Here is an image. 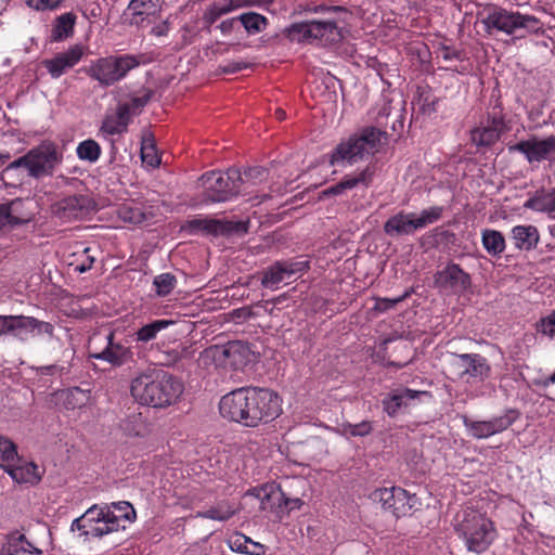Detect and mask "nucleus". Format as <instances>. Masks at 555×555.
I'll use <instances>...</instances> for the list:
<instances>
[{"label": "nucleus", "mask_w": 555, "mask_h": 555, "mask_svg": "<svg viewBox=\"0 0 555 555\" xmlns=\"http://www.w3.org/2000/svg\"><path fill=\"white\" fill-rule=\"evenodd\" d=\"M435 283L443 289L465 291L469 284V275L459 264L450 263L435 275Z\"/></svg>", "instance_id": "23"}, {"label": "nucleus", "mask_w": 555, "mask_h": 555, "mask_svg": "<svg viewBox=\"0 0 555 555\" xmlns=\"http://www.w3.org/2000/svg\"><path fill=\"white\" fill-rule=\"evenodd\" d=\"M237 390L243 391V398L251 404V414L245 418L238 417V425L255 428L280 416L281 399L278 392L263 387H244Z\"/></svg>", "instance_id": "4"}, {"label": "nucleus", "mask_w": 555, "mask_h": 555, "mask_svg": "<svg viewBox=\"0 0 555 555\" xmlns=\"http://www.w3.org/2000/svg\"><path fill=\"white\" fill-rule=\"evenodd\" d=\"M55 401L62 403L66 410H76L88 402V390L72 386L55 392Z\"/></svg>", "instance_id": "32"}, {"label": "nucleus", "mask_w": 555, "mask_h": 555, "mask_svg": "<svg viewBox=\"0 0 555 555\" xmlns=\"http://www.w3.org/2000/svg\"><path fill=\"white\" fill-rule=\"evenodd\" d=\"M237 20L248 34L261 33L268 24L267 17L256 12L243 13Z\"/></svg>", "instance_id": "44"}, {"label": "nucleus", "mask_w": 555, "mask_h": 555, "mask_svg": "<svg viewBox=\"0 0 555 555\" xmlns=\"http://www.w3.org/2000/svg\"><path fill=\"white\" fill-rule=\"evenodd\" d=\"M285 279H288L285 273V269L280 261H276L272 266L268 267L263 272L261 285L268 288H276V286Z\"/></svg>", "instance_id": "45"}, {"label": "nucleus", "mask_w": 555, "mask_h": 555, "mask_svg": "<svg viewBox=\"0 0 555 555\" xmlns=\"http://www.w3.org/2000/svg\"><path fill=\"white\" fill-rule=\"evenodd\" d=\"M268 175H269L268 171L263 167H260V166L249 167L246 170H244V172H241V180H240L241 188H243V189L247 188V190L249 191L248 194H251L253 193L251 188L256 186L257 184L264 181L267 179Z\"/></svg>", "instance_id": "42"}, {"label": "nucleus", "mask_w": 555, "mask_h": 555, "mask_svg": "<svg viewBox=\"0 0 555 555\" xmlns=\"http://www.w3.org/2000/svg\"><path fill=\"white\" fill-rule=\"evenodd\" d=\"M20 553L40 555V550L33 546L24 534L13 531L7 535V542L0 548V555H17Z\"/></svg>", "instance_id": "29"}, {"label": "nucleus", "mask_w": 555, "mask_h": 555, "mask_svg": "<svg viewBox=\"0 0 555 555\" xmlns=\"http://www.w3.org/2000/svg\"><path fill=\"white\" fill-rule=\"evenodd\" d=\"M129 9L135 16L152 15L158 11V0H131Z\"/></svg>", "instance_id": "48"}, {"label": "nucleus", "mask_w": 555, "mask_h": 555, "mask_svg": "<svg viewBox=\"0 0 555 555\" xmlns=\"http://www.w3.org/2000/svg\"><path fill=\"white\" fill-rule=\"evenodd\" d=\"M219 412L222 418L236 423V420L250 415V404L242 397V390L235 389L220 398Z\"/></svg>", "instance_id": "20"}, {"label": "nucleus", "mask_w": 555, "mask_h": 555, "mask_svg": "<svg viewBox=\"0 0 555 555\" xmlns=\"http://www.w3.org/2000/svg\"><path fill=\"white\" fill-rule=\"evenodd\" d=\"M498 132H494L482 121L470 130V141L478 147L491 146L500 140Z\"/></svg>", "instance_id": "41"}, {"label": "nucleus", "mask_w": 555, "mask_h": 555, "mask_svg": "<svg viewBox=\"0 0 555 555\" xmlns=\"http://www.w3.org/2000/svg\"><path fill=\"white\" fill-rule=\"evenodd\" d=\"M481 243L486 251L492 257H500L506 248L504 235L493 229L481 231Z\"/></svg>", "instance_id": "37"}, {"label": "nucleus", "mask_w": 555, "mask_h": 555, "mask_svg": "<svg viewBox=\"0 0 555 555\" xmlns=\"http://www.w3.org/2000/svg\"><path fill=\"white\" fill-rule=\"evenodd\" d=\"M151 91H145L143 95L132 96L128 102L119 103L120 106L128 107V114L132 118L139 115L142 108L149 103L151 99Z\"/></svg>", "instance_id": "49"}, {"label": "nucleus", "mask_w": 555, "mask_h": 555, "mask_svg": "<svg viewBox=\"0 0 555 555\" xmlns=\"http://www.w3.org/2000/svg\"><path fill=\"white\" fill-rule=\"evenodd\" d=\"M59 163L60 156L56 146L51 142H43L29 150L24 156L10 163L3 170V175H10L13 170L25 168L29 177L40 179L52 176Z\"/></svg>", "instance_id": "8"}, {"label": "nucleus", "mask_w": 555, "mask_h": 555, "mask_svg": "<svg viewBox=\"0 0 555 555\" xmlns=\"http://www.w3.org/2000/svg\"><path fill=\"white\" fill-rule=\"evenodd\" d=\"M237 553L245 555H262V545L260 543L251 544V546H247L245 551H237Z\"/></svg>", "instance_id": "64"}, {"label": "nucleus", "mask_w": 555, "mask_h": 555, "mask_svg": "<svg viewBox=\"0 0 555 555\" xmlns=\"http://www.w3.org/2000/svg\"><path fill=\"white\" fill-rule=\"evenodd\" d=\"M29 203V201L15 198L3 204L12 228L23 225L31 221L34 214L27 208V204Z\"/></svg>", "instance_id": "30"}, {"label": "nucleus", "mask_w": 555, "mask_h": 555, "mask_svg": "<svg viewBox=\"0 0 555 555\" xmlns=\"http://www.w3.org/2000/svg\"><path fill=\"white\" fill-rule=\"evenodd\" d=\"M133 522V514L131 511H128L127 515H122L119 517H114V514L107 515V517L103 518V521L96 522L94 526H89L87 531L82 532L85 538H93L101 539L104 535H108L113 532L125 530V524Z\"/></svg>", "instance_id": "24"}, {"label": "nucleus", "mask_w": 555, "mask_h": 555, "mask_svg": "<svg viewBox=\"0 0 555 555\" xmlns=\"http://www.w3.org/2000/svg\"><path fill=\"white\" fill-rule=\"evenodd\" d=\"M285 37L297 43L333 44L343 39L341 31L335 21L310 20L293 23L284 30Z\"/></svg>", "instance_id": "5"}, {"label": "nucleus", "mask_w": 555, "mask_h": 555, "mask_svg": "<svg viewBox=\"0 0 555 555\" xmlns=\"http://www.w3.org/2000/svg\"><path fill=\"white\" fill-rule=\"evenodd\" d=\"M259 543L251 541L246 535L242 533H237L234 535H231V539H229V547H231V551L237 552V551H244L247 546L250 545H257Z\"/></svg>", "instance_id": "56"}, {"label": "nucleus", "mask_w": 555, "mask_h": 555, "mask_svg": "<svg viewBox=\"0 0 555 555\" xmlns=\"http://www.w3.org/2000/svg\"><path fill=\"white\" fill-rule=\"evenodd\" d=\"M246 5L247 3L244 0H219L207 8L204 13V20L209 24H214L222 15Z\"/></svg>", "instance_id": "34"}, {"label": "nucleus", "mask_w": 555, "mask_h": 555, "mask_svg": "<svg viewBox=\"0 0 555 555\" xmlns=\"http://www.w3.org/2000/svg\"><path fill=\"white\" fill-rule=\"evenodd\" d=\"M120 220L130 224H141L146 219L144 208L135 203L121 204L117 209Z\"/></svg>", "instance_id": "40"}, {"label": "nucleus", "mask_w": 555, "mask_h": 555, "mask_svg": "<svg viewBox=\"0 0 555 555\" xmlns=\"http://www.w3.org/2000/svg\"><path fill=\"white\" fill-rule=\"evenodd\" d=\"M538 331L543 335L555 338V310L545 318L541 319L538 324Z\"/></svg>", "instance_id": "55"}, {"label": "nucleus", "mask_w": 555, "mask_h": 555, "mask_svg": "<svg viewBox=\"0 0 555 555\" xmlns=\"http://www.w3.org/2000/svg\"><path fill=\"white\" fill-rule=\"evenodd\" d=\"M525 207L546 212L550 217L555 218V189L537 192L534 196L527 199Z\"/></svg>", "instance_id": "36"}, {"label": "nucleus", "mask_w": 555, "mask_h": 555, "mask_svg": "<svg viewBox=\"0 0 555 555\" xmlns=\"http://www.w3.org/2000/svg\"><path fill=\"white\" fill-rule=\"evenodd\" d=\"M153 286L157 296H168L177 286V278L168 272L158 274L153 280Z\"/></svg>", "instance_id": "47"}, {"label": "nucleus", "mask_w": 555, "mask_h": 555, "mask_svg": "<svg viewBox=\"0 0 555 555\" xmlns=\"http://www.w3.org/2000/svg\"><path fill=\"white\" fill-rule=\"evenodd\" d=\"M384 132L375 127H366L341 140L328 154L332 166H353L373 155Z\"/></svg>", "instance_id": "3"}, {"label": "nucleus", "mask_w": 555, "mask_h": 555, "mask_svg": "<svg viewBox=\"0 0 555 555\" xmlns=\"http://www.w3.org/2000/svg\"><path fill=\"white\" fill-rule=\"evenodd\" d=\"M448 371L451 379H486L490 374V365L479 353H451Z\"/></svg>", "instance_id": "12"}, {"label": "nucleus", "mask_w": 555, "mask_h": 555, "mask_svg": "<svg viewBox=\"0 0 555 555\" xmlns=\"http://www.w3.org/2000/svg\"><path fill=\"white\" fill-rule=\"evenodd\" d=\"M132 398L138 403L154 409L172 404L182 393V384H133Z\"/></svg>", "instance_id": "10"}, {"label": "nucleus", "mask_w": 555, "mask_h": 555, "mask_svg": "<svg viewBox=\"0 0 555 555\" xmlns=\"http://www.w3.org/2000/svg\"><path fill=\"white\" fill-rule=\"evenodd\" d=\"M107 515H113V512L107 508H98V505H93L82 516L72 520L70 530L83 533L89 526L102 522V519L106 518Z\"/></svg>", "instance_id": "31"}, {"label": "nucleus", "mask_w": 555, "mask_h": 555, "mask_svg": "<svg viewBox=\"0 0 555 555\" xmlns=\"http://www.w3.org/2000/svg\"><path fill=\"white\" fill-rule=\"evenodd\" d=\"M171 324H173L171 320L153 321L137 331V340L140 343H149L155 339L160 331L166 330Z\"/></svg>", "instance_id": "43"}, {"label": "nucleus", "mask_w": 555, "mask_h": 555, "mask_svg": "<svg viewBox=\"0 0 555 555\" xmlns=\"http://www.w3.org/2000/svg\"><path fill=\"white\" fill-rule=\"evenodd\" d=\"M440 56L444 61L460 60L461 53L455 49L444 46L440 49Z\"/></svg>", "instance_id": "62"}, {"label": "nucleus", "mask_w": 555, "mask_h": 555, "mask_svg": "<svg viewBox=\"0 0 555 555\" xmlns=\"http://www.w3.org/2000/svg\"><path fill=\"white\" fill-rule=\"evenodd\" d=\"M285 171H286L285 169L282 170V172H280L278 176L279 180L275 182H272V184L270 185V191L272 193L282 195L285 192H287L288 185L294 182V179H289V178L285 177V175H284Z\"/></svg>", "instance_id": "58"}, {"label": "nucleus", "mask_w": 555, "mask_h": 555, "mask_svg": "<svg viewBox=\"0 0 555 555\" xmlns=\"http://www.w3.org/2000/svg\"><path fill=\"white\" fill-rule=\"evenodd\" d=\"M99 509L112 511L115 518L127 515L129 511H132V514L135 515V509H133V506L127 501L114 502L111 506H99Z\"/></svg>", "instance_id": "57"}, {"label": "nucleus", "mask_w": 555, "mask_h": 555, "mask_svg": "<svg viewBox=\"0 0 555 555\" xmlns=\"http://www.w3.org/2000/svg\"><path fill=\"white\" fill-rule=\"evenodd\" d=\"M101 339L100 335H94L90 341V349L93 348V344ZM105 346L102 350H90V358L103 360L112 365H120L125 362L129 354V349L120 343H115L114 332H109L103 337Z\"/></svg>", "instance_id": "18"}, {"label": "nucleus", "mask_w": 555, "mask_h": 555, "mask_svg": "<svg viewBox=\"0 0 555 555\" xmlns=\"http://www.w3.org/2000/svg\"><path fill=\"white\" fill-rule=\"evenodd\" d=\"M83 54V47L80 44H75L67 51L57 53L53 59L44 60L42 64L52 78H60L68 69L78 64Z\"/></svg>", "instance_id": "19"}, {"label": "nucleus", "mask_w": 555, "mask_h": 555, "mask_svg": "<svg viewBox=\"0 0 555 555\" xmlns=\"http://www.w3.org/2000/svg\"><path fill=\"white\" fill-rule=\"evenodd\" d=\"M518 418L516 409H507L505 413L494 416L489 421H472L464 416V426L474 439H487L506 429Z\"/></svg>", "instance_id": "14"}, {"label": "nucleus", "mask_w": 555, "mask_h": 555, "mask_svg": "<svg viewBox=\"0 0 555 555\" xmlns=\"http://www.w3.org/2000/svg\"><path fill=\"white\" fill-rule=\"evenodd\" d=\"M64 366L60 365H48L39 367L40 376H51L53 378H63Z\"/></svg>", "instance_id": "60"}, {"label": "nucleus", "mask_w": 555, "mask_h": 555, "mask_svg": "<svg viewBox=\"0 0 555 555\" xmlns=\"http://www.w3.org/2000/svg\"><path fill=\"white\" fill-rule=\"evenodd\" d=\"M0 467L11 476L14 482L36 485L40 480L38 467L31 463L3 462Z\"/></svg>", "instance_id": "25"}, {"label": "nucleus", "mask_w": 555, "mask_h": 555, "mask_svg": "<svg viewBox=\"0 0 555 555\" xmlns=\"http://www.w3.org/2000/svg\"><path fill=\"white\" fill-rule=\"evenodd\" d=\"M236 515V507L228 500H221L217 505L210 506L205 511L197 512L196 517L214 520L227 521Z\"/></svg>", "instance_id": "35"}, {"label": "nucleus", "mask_w": 555, "mask_h": 555, "mask_svg": "<svg viewBox=\"0 0 555 555\" xmlns=\"http://www.w3.org/2000/svg\"><path fill=\"white\" fill-rule=\"evenodd\" d=\"M11 229L13 228L9 221L4 206L3 204H0V232L9 231Z\"/></svg>", "instance_id": "63"}, {"label": "nucleus", "mask_w": 555, "mask_h": 555, "mask_svg": "<svg viewBox=\"0 0 555 555\" xmlns=\"http://www.w3.org/2000/svg\"><path fill=\"white\" fill-rule=\"evenodd\" d=\"M442 214L443 207L441 206L423 209L418 215L400 211L384 223V232L390 236L409 235L438 221Z\"/></svg>", "instance_id": "9"}, {"label": "nucleus", "mask_w": 555, "mask_h": 555, "mask_svg": "<svg viewBox=\"0 0 555 555\" xmlns=\"http://www.w3.org/2000/svg\"><path fill=\"white\" fill-rule=\"evenodd\" d=\"M130 120L128 107L118 104L115 113L105 115L101 130L109 135L121 134L127 131Z\"/></svg>", "instance_id": "28"}, {"label": "nucleus", "mask_w": 555, "mask_h": 555, "mask_svg": "<svg viewBox=\"0 0 555 555\" xmlns=\"http://www.w3.org/2000/svg\"><path fill=\"white\" fill-rule=\"evenodd\" d=\"M183 229L192 234L201 231L212 235H223L233 232L235 224L217 219H193L188 221Z\"/></svg>", "instance_id": "26"}, {"label": "nucleus", "mask_w": 555, "mask_h": 555, "mask_svg": "<svg viewBox=\"0 0 555 555\" xmlns=\"http://www.w3.org/2000/svg\"><path fill=\"white\" fill-rule=\"evenodd\" d=\"M95 210V203L87 194L65 196L51 205V214L62 222L82 220Z\"/></svg>", "instance_id": "13"}, {"label": "nucleus", "mask_w": 555, "mask_h": 555, "mask_svg": "<svg viewBox=\"0 0 555 555\" xmlns=\"http://www.w3.org/2000/svg\"><path fill=\"white\" fill-rule=\"evenodd\" d=\"M142 162L151 167H156L159 164V158L154 152L153 146H143L141 151Z\"/></svg>", "instance_id": "59"}, {"label": "nucleus", "mask_w": 555, "mask_h": 555, "mask_svg": "<svg viewBox=\"0 0 555 555\" xmlns=\"http://www.w3.org/2000/svg\"><path fill=\"white\" fill-rule=\"evenodd\" d=\"M481 22L488 35L501 31L516 38H525L527 35L545 34L543 23L535 16L499 7L489 10Z\"/></svg>", "instance_id": "2"}, {"label": "nucleus", "mask_w": 555, "mask_h": 555, "mask_svg": "<svg viewBox=\"0 0 555 555\" xmlns=\"http://www.w3.org/2000/svg\"><path fill=\"white\" fill-rule=\"evenodd\" d=\"M453 530L464 541L466 550L476 554L488 551L495 540L493 522L483 514L472 508H466L455 515Z\"/></svg>", "instance_id": "1"}, {"label": "nucleus", "mask_w": 555, "mask_h": 555, "mask_svg": "<svg viewBox=\"0 0 555 555\" xmlns=\"http://www.w3.org/2000/svg\"><path fill=\"white\" fill-rule=\"evenodd\" d=\"M369 500L382 505L396 518L405 517L417 504V498L400 487L377 488L369 494Z\"/></svg>", "instance_id": "11"}, {"label": "nucleus", "mask_w": 555, "mask_h": 555, "mask_svg": "<svg viewBox=\"0 0 555 555\" xmlns=\"http://www.w3.org/2000/svg\"><path fill=\"white\" fill-rule=\"evenodd\" d=\"M280 262L285 269L287 278H291L295 274H301L309 269L308 260H285Z\"/></svg>", "instance_id": "50"}, {"label": "nucleus", "mask_w": 555, "mask_h": 555, "mask_svg": "<svg viewBox=\"0 0 555 555\" xmlns=\"http://www.w3.org/2000/svg\"><path fill=\"white\" fill-rule=\"evenodd\" d=\"M374 175L375 167L369 165L361 171L346 175L339 182L323 190L321 194L323 197L339 196L356 188L362 186L367 189L373 181Z\"/></svg>", "instance_id": "17"}, {"label": "nucleus", "mask_w": 555, "mask_h": 555, "mask_svg": "<svg viewBox=\"0 0 555 555\" xmlns=\"http://www.w3.org/2000/svg\"><path fill=\"white\" fill-rule=\"evenodd\" d=\"M20 459L15 452V446L12 441H2V449H0V464L3 463H18Z\"/></svg>", "instance_id": "52"}, {"label": "nucleus", "mask_w": 555, "mask_h": 555, "mask_svg": "<svg viewBox=\"0 0 555 555\" xmlns=\"http://www.w3.org/2000/svg\"><path fill=\"white\" fill-rule=\"evenodd\" d=\"M37 332L52 335L53 325L48 322L38 321L33 317L9 315V334L24 339L28 334Z\"/></svg>", "instance_id": "22"}, {"label": "nucleus", "mask_w": 555, "mask_h": 555, "mask_svg": "<svg viewBox=\"0 0 555 555\" xmlns=\"http://www.w3.org/2000/svg\"><path fill=\"white\" fill-rule=\"evenodd\" d=\"M75 23L76 15L72 12H67L57 16L54 21L51 33L52 41L59 42L70 37L74 33Z\"/></svg>", "instance_id": "38"}, {"label": "nucleus", "mask_w": 555, "mask_h": 555, "mask_svg": "<svg viewBox=\"0 0 555 555\" xmlns=\"http://www.w3.org/2000/svg\"><path fill=\"white\" fill-rule=\"evenodd\" d=\"M208 351L218 360L223 358L235 370L243 369L259 358V353L251 349L250 344L243 340H232L223 346H214Z\"/></svg>", "instance_id": "15"}, {"label": "nucleus", "mask_w": 555, "mask_h": 555, "mask_svg": "<svg viewBox=\"0 0 555 555\" xmlns=\"http://www.w3.org/2000/svg\"><path fill=\"white\" fill-rule=\"evenodd\" d=\"M246 67H248V64L244 62H229L221 69L224 74H234Z\"/></svg>", "instance_id": "61"}, {"label": "nucleus", "mask_w": 555, "mask_h": 555, "mask_svg": "<svg viewBox=\"0 0 555 555\" xmlns=\"http://www.w3.org/2000/svg\"><path fill=\"white\" fill-rule=\"evenodd\" d=\"M430 399L431 395L425 390H413L409 388L396 390L384 399V411H386L389 417H393L399 410L409 406L411 402H424Z\"/></svg>", "instance_id": "21"}, {"label": "nucleus", "mask_w": 555, "mask_h": 555, "mask_svg": "<svg viewBox=\"0 0 555 555\" xmlns=\"http://www.w3.org/2000/svg\"><path fill=\"white\" fill-rule=\"evenodd\" d=\"M79 159L95 163L101 156V146L92 139L80 142L76 149Z\"/></svg>", "instance_id": "46"}, {"label": "nucleus", "mask_w": 555, "mask_h": 555, "mask_svg": "<svg viewBox=\"0 0 555 555\" xmlns=\"http://www.w3.org/2000/svg\"><path fill=\"white\" fill-rule=\"evenodd\" d=\"M408 297V293L403 294L402 296H399L397 298L390 299V298H375V305L373 307V310L377 312H385L387 310L392 309L397 304L403 301Z\"/></svg>", "instance_id": "54"}, {"label": "nucleus", "mask_w": 555, "mask_h": 555, "mask_svg": "<svg viewBox=\"0 0 555 555\" xmlns=\"http://www.w3.org/2000/svg\"><path fill=\"white\" fill-rule=\"evenodd\" d=\"M139 65L138 57L131 54L108 55L92 61L83 70L91 79L98 81L100 87L108 88L122 80Z\"/></svg>", "instance_id": "6"}, {"label": "nucleus", "mask_w": 555, "mask_h": 555, "mask_svg": "<svg viewBox=\"0 0 555 555\" xmlns=\"http://www.w3.org/2000/svg\"><path fill=\"white\" fill-rule=\"evenodd\" d=\"M343 430H345V435L350 437H363L370 434L372 427L370 426V422L363 421L359 424L347 423Z\"/></svg>", "instance_id": "51"}, {"label": "nucleus", "mask_w": 555, "mask_h": 555, "mask_svg": "<svg viewBox=\"0 0 555 555\" xmlns=\"http://www.w3.org/2000/svg\"><path fill=\"white\" fill-rule=\"evenodd\" d=\"M27 7L36 11H52L57 9L64 0H24Z\"/></svg>", "instance_id": "53"}, {"label": "nucleus", "mask_w": 555, "mask_h": 555, "mask_svg": "<svg viewBox=\"0 0 555 555\" xmlns=\"http://www.w3.org/2000/svg\"><path fill=\"white\" fill-rule=\"evenodd\" d=\"M482 122L494 132H498L500 137L511 130L509 121L506 120L500 104L493 106L492 109L487 113L486 119Z\"/></svg>", "instance_id": "39"}, {"label": "nucleus", "mask_w": 555, "mask_h": 555, "mask_svg": "<svg viewBox=\"0 0 555 555\" xmlns=\"http://www.w3.org/2000/svg\"><path fill=\"white\" fill-rule=\"evenodd\" d=\"M511 238L515 248L530 251L538 247L540 242V233L535 225L519 224L512 228Z\"/></svg>", "instance_id": "27"}, {"label": "nucleus", "mask_w": 555, "mask_h": 555, "mask_svg": "<svg viewBox=\"0 0 555 555\" xmlns=\"http://www.w3.org/2000/svg\"><path fill=\"white\" fill-rule=\"evenodd\" d=\"M241 171L237 168H230L225 172L211 170L199 178L201 186L204 189L206 201L221 203L230 201L240 194L248 195L247 188L240 184Z\"/></svg>", "instance_id": "7"}, {"label": "nucleus", "mask_w": 555, "mask_h": 555, "mask_svg": "<svg viewBox=\"0 0 555 555\" xmlns=\"http://www.w3.org/2000/svg\"><path fill=\"white\" fill-rule=\"evenodd\" d=\"M119 429L130 437H144L150 433V424L140 412H132L121 420Z\"/></svg>", "instance_id": "33"}, {"label": "nucleus", "mask_w": 555, "mask_h": 555, "mask_svg": "<svg viewBox=\"0 0 555 555\" xmlns=\"http://www.w3.org/2000/svg\"><path fill=\"white\" fill-rule=\"evenodd\" d=\"M509 152L524 154L529 163H540L555 156V135L540 139L535 135L508 146Z\"/></svg>", "instance_id": "16"}]
</instances>
